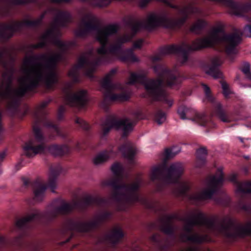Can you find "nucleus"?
Masks as SVG:
<instances>
[{
  "label": "nucleus",
  "mask_w": 251,
  "mask_h": 251,
  "mask_svg": "<svg viewBox=\"0 0 251 251\" xmlns=\"http://www.w3.org/2000/svg\"><path fill=\"white\" fill-rule=\"evenodd\" d=\"M222 63V61L221 60H218L217 61V62H216L215 61H213V63H212L213 67H215L216 66H219V65H221Z\"/></svg>",
  "instance_id": "nucleus-31"
},
{
  "label": "nucleus",
  "mask_w": 251,
  "mask_h": 251,
  "mask_svg": "<svg viewBox=\"0 0 251 251\" xmlns=\"http://www.w3.org/2000/svg\"><path fill=\"white\" fill-rule=\"evenodd\" d=\"M120 151L122 152L123 155L127 157H130L134 154V151L130 147L129 145L122 147L120 148Z\"/></svg>",
  "instance_id": "nucleus-14"
},
{
  "label": "nucleus",
  "mask_w": 251,
  "mask_h": 251,
  "mask_svg": "<svg viewBox=\"0 0 251 251\" xmlns=\"http://www.w3.org/2000/svg\"><path fill=\"white\" fill-rule=\"evenodd\" d=\"M118 192H119V193H121L123 192V190L121 188H120L118 190Z\"/></svg>",
  "instance_id": "nucleus-39"
},
{
  "label": "nucleus",
  "mask_w": 251,
  "mask_h": 251,
  "mask_svg": "<svg viewBox=\"0 0 251 251\" xmlns=\"http://www.w3.org/2000/svg\"><path fill=\"white\" fill-rule=\"evenodd\" d=\"M218 117L221 121L224 122H227L229 121L226 116L224 113H220L218 115Z\"/></svg>",
  "instance_id": "nucleus-28"
},
{
  "label": "nucleus",
  "mask_w": 251,
  "mask_h": 251,
  "mask_svg": "<svg viewBox=\"0 0 251 251\" xmlns=\"http://www.w3.org/2000/svg\"><path fill=\"white\" fill-rule=\"evenodd\" d=\"M204 72L209 75H211L214 78H218L222 76V74L219 71H216L213 68H209L208 67H205L204 69Z\"/></svg>",
  "instance_id": "nucleus-16"
},
{
  "label": "nucleus",
  "mask_w": 251,
  "mask_h": 251,
  "mask_svg": "<svg viewBox=\"0 0 251 251\" xmlns=\"http://www.w3.org/2000/svg\"><path fill=\"white\" fill-rule=\"evenodd\" d=\"M223 180V172L222 170H218V176H214L206 180L204 190L196 198L204 199L210 198L215 192L216 188L221 184Z\"/></svg>",
  "instance_id": "nucleus-2"
},
{
  "label": "nucleus",
  "mask_w": 251,
  "mask_h": 251,
  "mask_svg": "<svg viewBox=\"0 0 251 251\" xmlns=\"http://www.w3.org/2000/svg\"><path fill=\"white\" fill-rule=\"evenodd\" d=\"M48 150L50 153L54 155H59L62 152L61 148L57 145H52L49 147Z\"/></svg>",
  "instance_id": "nucleus-17"
},
{
  "label": "nucleus",
  "mask_w": 251,
  "mask_h": 251,
  "mask_svg": "<svg viewBox=\"0 0 251 251\" xmlns=\"http://www.w3.org/2000/svg\"><path fill=\"white\" fill-rule=\"evenodd\" d=\"M183 171V167L180 163H175L172 164L168 170L170 174L174 176H177L180 174Z\"/></svg>",
  "instance_id": "nucleus-11"
},
{
  "label": "nucleus",
  "mask_w": 251,
  "mask_h": 251,
  "mask_svg": "<svg viewBox=\"0 0 251 251\" xmlns=\"http://www.w3.org/2000/svg\"><path fill=\"white\" fill-rule=\"evenodd\" d=\"M203 88L206 95H208L209 93V87L205 84L202 85Z\"/></svg>",
  "instance_id": "nucleus-30"
},
{
  "label": "nucleus",
  "mask_w": 251,
  "mask_h": 251,
  "mask_svg": "<svg viewBox=\"0 0 251 251\" xmlns=\"http://www.w3.org/2000/svg\"><path fill=\"white\" fill-rule=\"evenodd\" d=\"M66 206H67V205H63V208H66Z\"/></svg>",
  "instance_id": "nucleus-41"
},
{
  "label": "nucleus",
  "mask_w": 251,
  "mask_h": 251,
  "mask_svg": "<svg viewBox=\"0 0 251 251\" xmlns=\"http://www.w3.org/2000/svg\"><path fill=\"white\" fill-rule=\"evenodd\" d=\"M142 43V41L139 40L134 44V47L136 48H140Z\"/></svg>",
  "instance_id": "nucleus-32"
},
{
  "label": "nucleus",
  "mask_w": 251,
  "mask_h": 251,
  "mask_svg": "<svg viewBox=\"0 0 251 251\" xmlns=\"http://www.w3.org/2000/svg\"><path fill=\"white\" fill-rule=\"evenodd\" d=\"M139 78V76L136 74H132L130 77L129 83H133Z\"/></svg>",
  "instance_id": "nucleus-29"
},
{
  "label": "nucleus",
  "mask_w": 251,
  "mask_h": 251,
  "mask_svg": "<svg viewBox=\"0 0 251 251\" xmlns=\"http://www.w3.org/2000/svg\"><path fill=\"white\" fill-rule=\"evenodd\" d=\"M160 85V81L150 80L146 82L145 86L147 91L156 92Z\"/></svg>",
  "instance_id": "nucleus-9"
},
{
  "label": "nucleus",
  "mask_w": 251,
  "mask_h": 251,
  "mask_svg": "<svg viewBox=\"0 0 251 251\" xmlns=\"http://www.w3.org/2000/svg\"><path fill=\"white\" fill-rule=\"evenodd\" d=\"M38 212L37 211H34L33 213H32L30 215L28 216V217H26L25 219L21 220L18 222L17 224L19 225V223L20 222H22L23 221H29L33 219H34L37 215H38Z\"/></svg>",
  "instance_id": "nucleus-24"
},
{
  "label": "nucleus",
  "mask_w": 251,
  "mask_h": 251,
  "mask_svg": "<svg viewBox=\"0 0 251 251\" xmlns=\"http://www.w3.org/2000/svg\"><path fill=\"white\" fill-rule=\"evenodd\" d=\"M135 189L134 188L130 187L127 189V191H129L132 190L133 189Z\"/></svg>",
  "instance_id": "nucleus-38"
},
{
  "label": "nucleus",
  "mask_w": 251,
  "mask_h": 251,
  "mask_svg": "<svg viewBox=\"0 0 251 251\" xmlns=\"http://www.w3.org/2000/svg\"><path fill=\"white\" fill-rule=\"evenodd\" d=\"M41 140V135L39 133H36L34 145L37 146L33 147L30 143L26 144L24 148L25 154L28 157H32L36 154L43 152L45 150L44 146L42 145H38Z\"/></svg>",
  "instance_id": "nucleus-3"
},
{
  "label": "nucleus",
  "mask_w": 251,
  "mask_h": 251,
  "mask_svg": "<svg viewBox=\"0 0 251 251\" xmlns=\"http://www.w3.org/2000/svg\"><path fill=\"white\" fill-rule=\"evenodd\" d=\"M165 18L156 13H152L149 15L147 18V21L149 24L153 25H156L163 23Z\"/></svg>",
  "instance_id": "nucleus-8"
},
{
  "label": "nucleus",
  "mask_w": 251,
  "mask_h": 251,
  "mask_svg": "<svg viewBox=\"0 0 251 251\" xmlns=\"http://www.w3.org/2000/svg\"><path fill=\"white\" fill-rule=\"evenodd\" d=\"M111 170L114 173L117 174L122 171V167L120 164L116 163L112 166Z\"/></svg>",
  "instance_id": "nucleus-23"
},
{
  "label": "nucleus",
  "mask_w": 251,
  "mask_h": 251,
  "mask_svg": "<svg viewBox=\"0 0 251 251\" xmlns=\"http://www.w3.org/2000/svg\"><path fill=\"white\" fill-rule=\"evenodd\" d=\"M240 40V37L238 35L224 36L221 30L213 29L205 38L197 41L195 43L197 46L193 49L198 50L201 48L210 47L223 41L226 46V51L229 53Z\"/></svg>",
  "instance_id": "nucleus-1"
},
{
  "label": "nucleus",
  "mask_w": 251,
  "mask_h": 251,
  "mask_svg": "<svg viewBox=\"0 0 251 251\" xmlns=\"http://www.w3.org/2000/svg\"><path fill=\"white\" fill-rule=\"evenodd\" d=\"M26 76L24 78H20L19 82L21 84H25L29 81H33L40 77L41 71L39 69H32L25 72Z\"/></svg>",
  "instance_id": "nucleus-7"
},
{
  "label": "nucleus",
  "mask_w": 251,
  "mask_h": 251,
  "mask_svg": "<svg viewBox=\"0 0 251 251\" xmlns=\"http://www.w3.org/2000/svg\"><path fill=\"white\" fill-rule=\"evenodd\" d=\"M223 94L226 97H227L230 93V91L228 88V86L226 83H223L222 84Z\"/></svg>",
  "instance_id": "nucleus-26"
},
{
  "label": "nucleus",
  "mask_w": 251,
  "mask_h": 251,
  "mask_svg": "<svg viewBox=\"0 0 251 251\" xmlns=\"http://www.w3.org/2000/svg\"><path fill=\"white\" fill-rule=\"evenodd\" d=\"M54 174L55 173L53 171H52L51 172L50 176H49V182L48 184V187L52 192H54V190L56 187L55 180L54 178H52L53 177Z\"/></svg>",
  "instance_id": "nucleus-18"
},
{
  "label": "nucleus",
  "mask_w": 251,
  "mask_h": 251,
  "mask_svg": "<svg viewBox=\"0 0 251 251\" xmlns=\"http://www.w3.org/2000/svg\"><path fill=\"white\" fill-rule=\"evenodd\" d=\"M206 154V151L205 149H200L197 151L198 155V167H200L201 163H204V160L203 159V156H205Z\"/></svg>",
  "instance_id": "nucleus-15"
},
{
  "label": "nucleus",
  "mask_w": 251,
  "mask_h": 251,
  "mask_svg": "<svg viewBox=\"0 0 251 251\" xmlns=\"http://www.w3.org/2000/svg\"><path fill=\"white\" fill-rule=\"evenodd\" d=\"M109 157L107 152H102L96 155L93 159V162L95 165H100L106 161Z\"/></svg>",
  "instance_id": "nucleus-12"
},
{
  "label": "nucleus",
  "mask_w": 251,
  "mask_h": 251,
  "mask_svg": "<svg viewBox=\"0 0 251 251\" xmlns=\"http://www.w3.org/2000/svg\"><path fill=\"white\" fill-rule=\"evenodd\" d=\"M232 176V177H230L229 180L231 181H233L236 177V175L235 174H233Z\"/></svg>",
  "instance_id": "nucleus-36"
},
{
  "label": "nucleus",
  "mask_w": 251,
  "mask_h": 251,
  "mask_svg": "<svg viewBox=\"0 0 251 251\" xmlns=\"http://www.w3.org/2000/svg\"><path fill=\"white\" fill-rule=\"evenodd\" d=\"M108 3V1L107 0H106L104 3H98V5L99 6H103L104 5L107 4Z\"/></svg>",
  "instance_id": "nucleus-34"
},
{
  "label": "nucleus",
  "mask_w": 251,
  "mask_h": 251,
  "mask_svg": "<svg viewBox=\"0 0 251 251\" xmlns=\"http://www.w3.org/2000/svg\"><path fill=\"white\" fill-rule=\"evenodd\" d=\"M116 30L117 29L115 26L110 25L98 31L97 39L102 46L101 48L98 50V52L99 53H103L105 52V48L103 46L107 41L108 36L115 33Z\"/></svg>",
  "instance_id": "nucleus-4"
},
{
  "label": "nucleus",
  "mask_w": 251,
  "mask_h": 251,
  "mask_svg": "<svg viewBox=\"0 0 251 251\" xmlns=\"http://www.w3.org/2000/svg\"><path fill=\"white\" fill-rule=\"evenodd\" d=\"M113 128L115 129L122 128L123 130L124 133L126 134L128 132L131 131L132 129V126L128 120H126L118 122H114L108 127H104L103 128V134H106L110 129Z\"/></svg>",
  "instance_id": "nucleus-5"
},
{
  "label": "nucleus",
  "mask_w": 251,
  "mask_h": 251,
  "mask_svg": "<svg viewBox=\"0 0 251 251\" xmlns=\"http://www.w3.org/2000/svg\"><path fill=\"white\" fill-rule=\"evenodd\" d=\"M237 191L251 193V182H244L238 185Z\"/></svg>",
  "instance_id": "nucleus-13"
},
{
  "label": "nucleus",
  "mask_w": 251,
  "mask_h": 251,
  "mask_svg": "<svg viewBox=\"0 0 251 251\" xmlns=\"http://www.w3.org/2000/svg\"><path fill=\"white\" fill-rule=\"evenodd\" d=\"M179 151H174V149H168L165 151L164 153V156L166 158H170L174 157L176 154H177Z\"/></svg>",
  "instance_id": "nucleus-20"
},
{
  "label": "nucleus",
  "mask_w": 251,
  "mask_h": 251,
  "mask_svg": "<svg viewBox=\"0 0 251 251\" xmlns=\"http://www.w3.org/2000/svg\"><path fill=\"white\" fill-rule=\"evenodd\" d=\"M86 91L82 90L79 91L75 95V99L78 101H84L86 100Z\"/></svg>",
  "instance_id": "nucleus-19"
},
{
  "label": "nucleus",
  "mask_w": 251,
  "mask_h": 251,
  "mask_svg": "<svg viewBox=\"0 0 251 251\" xmlns=\"http://www.w3.org/2000/svg\"><path fill=\"white\" fill-rule=\"evenodd\" d=\"M142 2L145 3H147L148 2V0H142L141 1V3L140 4V6L141 7H143L144 6V4H142Z\"/></svg>",
  "instance_id": "nucleus-35"
},
{
  "label": "nucleus",
  "mask_w": 251,
  "mask_h": 251,
  "mask_svg": "<svg viewBox=\"0 0 251 251\" xmlns=\"http://www.w3.org/2000/svg\"><path fill=\"white\" fill-rule=\"evenodd\" d=\"M244 33L247 37L251 36V26L247 25L244 29Z\"/></svg>",
  "instance_id": "nucleus-27"
},
{
  "label": "nucleus",
  "mask_w": 251,
  "mask_h": 251,
  "mask_svg": "<svg viewBox=\"0 0 251 251\" xmlns=\"http://www.w3.org/2000/svg\"><path fill=\"white\" fill-rule=\"evenodd\" d=\"M165 116L164 114H159L156 116L155 121L158 125L161 124L165 120Z\"/></svg>",
  "instance_id": "nucleus-25"
},
{
  "label": "nucleus",
  "mask_w": 251,
  "mask_h": 251,
  "mask_svg": "<svg viewBox=\"0 0 251 251\" xmlns=\"http://www.w3.org/2000/svg\"><path fill=\"white\" fill-rule=\"evenodd\" d=\"M118 236L119 237H122L123 236V233L121 232H119V233H118Z\"/></svg>",
  "instance_id": "nucleus-37"
},
{
  "label": "nucleus",
  "mask_w": 251,
  "mask_h": 251,
  "mask_svg": "<svg viewBox=\"0 0 251 251\" xmlns=\"http://www.w3.org/2000/svg\"><path fill=\"white\" fill-rule=\"evenodd\" d=\"M178 113L182 119L186 118L191 119L193 121H198L202 119L203 115L197 114L196 112L187 108H180L178 110Z\"/></svg>",
  "instance_id": "nucleus-6"
},
{
  "label": "nucleus",
  "mask_w": 251,
  "mask_h": 251,
  "mask_svg": "<svg viewBox=\"0 0 251 251\" xmlns=\"http://www.w3.org/2000/svg\"><path fill=\"white\" fill-rule=\"evenodd\" d=\"M242 70L247 77L251 79V73L250 71V65L248 63H245L244 64Z\"/></svg>",
  "instance_id": "nucleus-21"
},
{
  "label": "nucleus",
  "mask_w": 251,
  "mask_h": 251,
  "mask_svg": "<svg viewBox=\"0 0 251 251\" xmlns=\"http://www.w3.org/2000/svg\"><path fill=\"white\" fill-rule=\"evenodd\" d=\"M159 172V170L158 169H154L153 170L151 177L152 179L154 178V175L157 174Z\"/></svg>",
  "instance_id": "nucleus-33"
},
{
  "label": "nucleus",
  "mask_w": 251,
  "mask_h": 251,
  "mask_svg": "<svg viewBox=\"0 0 251 251\" xmlns=\"http://www.w3.org/2000/svg\"><path fill=\"white\" fill-rule=\"evenodd\" d=\"M46 189V186L43 184H39L35 186L34 189V198L37 201L42 200Z\"/></svg>",
  "instance_id": "nucleus-10"
},
{
  "label": "nucleus",
  "mask_w": 251,
  "mask_h": 251,
  "mask_svg": "<svg viewBox=\"0 0 251 251\" xmlns=\"http://www.w3.org/2000/svg\"><path fill=\"white\" fill-rule=\"evenodd\" d=\"M3 87H4V83L3 82L2 84L1 88L3 89Z\"/></svg>",
  "instance_id": "nucleus-40"
},
{
  "label": "nucleus",
  "mask_w": 251,
  "mask_h": 251,
  "mask_svg": "<svg viewBox=\"0 0 251 251\" xmlns=\"http://www.w3.org/2000/svg\"><path fill=\"white\" fill-rule=\"evenodd\" d=\"M180 83L179 81L176 77H173L167 82V86L170 88H176V86Z\"/></svg>",
  "instance_id": "nucleus-22"
}]
</instances>
